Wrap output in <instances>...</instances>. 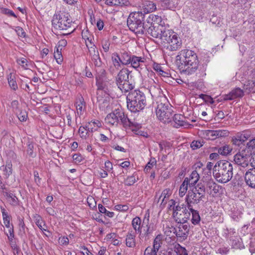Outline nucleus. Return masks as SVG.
I'll use <instances>...</instances> for the list:
<instances>
[{
    "label": "nucleus",
    "instance_id": "obj_1",
    "mask_svg": "<svg viewBox=\"0 0 255 255\" xmlns=\"http://www.w3.org/2000/svg\"><path fill=\"white\" fill-rule=\"evenodd\" d=\"M176 61L182 66L183 71L185 74L192 75L197 71L199 60L196 53L193 50L183 49L176 56Z\"/></svg>",
    "mask_w": 255,
    "mask_h": 255
},
{
    "label": "nucleus",
    "instance_id": "obj_2",
    "mask_svg": "<svg viewBox=\"0 0 255 255\" xmlns=\"http://www.w3.org/2000/svg\"><path fill=\"white\" fill-rule=\"evenodd\" d=\"M233 170V165L230 162L226 160H220L214 166L213 173L218 182L225 183L232 178Z\"/></svg>",
    "mask_w": 255,
    "mask_h": 255
},
{
    "label": "nucleus",
    "instance_id": "obj_3",
    "mask_svg": "<svg viewBox=\"0 0 255 255\" xmlns=\"http://www.w3.org/2000/svg\"><path fill=\"white\" fill-rule=\"evenodd\" d=\"M52 24L56 29L67 30V33H64V35L70 34L75 29L69 13L64 10L56 12L53 16Z\"/></svg>",
    "mask_w": 255,
    "mask_h": 255
},
{
    "label": "nucleus",
    "instance_id": "obj_4",
    "mask_svg": "<svg viewBox=\"0 0 255 255\" xmlns=\"http://www.w3.org/2000/svg\"><path fill=\"white\" fill-rule=\"evenodd\" d=\"M144 18L145 14L141 11L130 13L127 19V25L129 30L135 34H144L145 28L148 26V24L144 23Z\"/></svg>",
    "mask_w": 255,
    "mask_h": 255
},
{
    "label": "nucleus",
    "instance_id": "obj_5",
    "mask_svg": "<svg viewBox=\"0 0 255 255\" xmlns=\"http://www.w3.org/2000/svg\"><path fill=\"white\" fill-rule=\"evenodd\" d=\"M156 103V115L158 120L164 124L171 123L173 111L167 99L161 97Z\"/></svg>",
    "mask_w": 255,
    "mask_h": 255
},
{
    "label": "nucleus",
    "instance_id": "obj_6",
    "mask_svg": "<svg viewBox=\"0 0 255 255\" xmlns=\"http://www.w3.org/2000/svg\"><path fill=\"white\" fill-rule=\"evenodd\" d=\"M127 107L133 113L139 112L143 109L146 105L145 96L143 92L135 90L131 91L127 97Z\"/></svg>",
    "mask_w": 255,
    "mask_h": 255
},
{
    "label": "nucleus",
    "instance_id": "obj_7",
    "mask_svg": "<svg viewBox=\"0 0 255 255\" xmlns=\"http://www.w3.org/2000/svg\"><path fill=\"white\" fill-rule=\"evenodd\" d=\"M131 72L128 68H124L119 72L116 77V84L123 92H128L135 87V82L130 75Z\"/></svg>",
    "mask_w": 255,
    "mask_h": 255
},
{
    "label": "nucleus",
    "instance_id": "obj_8",
    "mask_svg": "<svg viewBox=\"0 0 255 255\" xmlns=\"http://www.w3.org/2000/svg\"><path fill=\"white\" fill-rule=\"evenodd\" d=\"M127 115L122 110L115 109L112 113L107 115L105 118V122L107 124L117 127L120 124L123 126H127L126 121Z\"/></svg>",
    "mask_w": 255,
    "mask_h": 255
},
{
    "label": "nucleus",
    "instance_id": "obj_9",
    "mask_svg": "<svg viewBox=\"0 0 255 255\" xmlns=\"http://www.w3.org/2000/svg\"><path fill=\"white\" fill-rule=\"evenodd\" d=\"M148 19H147L148 26L145 28L144 33L150 35L154 38H159L165 27L157 23H153L150 21L152 19H150V17H149Z\"/></svg>",
    "mask_w": 255,
    "mask_h": 255
},
{
    "label": "nucleus",
    "instance_id": "obj_10",
    "mask_svg": "<svg viewBox=\"0 0 255 255\" xmlns=\"http://www.w3.org/2000/svg\"><path fill=\"white\" fill-rule=\"evenodd\" d=\"M251 153H247L246 149L242 150L234 155V160L235 163L243 168L247 167L251 161Z\"/></svg>",
    "mask_w": 255,
    "mask_h": 255
},
{
    "label": "nucleus",
    "instance_id": "obj_11",
    "mask_svg": "<svg viewBox=\"0 0 255 255\" xmlns=\"http://www.w3.org/2000/svg\"><path fill=\"white\" fill-rule=\"evenodd\" d=\"M205 197L201 196V195L197 192H196L193 190L190 189L185 198V201L187 203V206L188 208L192 207V204H197L202 200Z\"/></svg>",
    "mask_w": 255,
    "mask_h": 255
},
{
    "label": "nucleus",
    "instance_id": "obj_12",
    "mask_svg": "<svg viewBox=\"0 0 255 255\" xmlns=\"http://www.w3.org/2000/svg\"><path fill=\"white\" fill-rule=\"evenodd\" d=\"M205 184L206 191L212 196L215 197L221 194L220 190L222 189V186L215 183L213 179L206 181Z\"/></svg>",
    "mask_w": 255,
    "mask_h": 255
},
{
    "label": "nucleus",
    "instance_id": "obj_13",
    "mask_svg": "<svg viewBox=\"0 0 255 255\" xmlns=\"http://www.w3.org/2000/svg\"><path fill=\"white\" fill-rule=\"evenodd\" d=\"M171 38H172L171 40L170 41L164 49L167 52L177 51L181 48L182 45V41L176 33L174 36L173 37L172 36Z\"/></svg>",
    "mask_w": 255,
    "mask_h": 255
},
{
    "label": "nucleus",
    "instance_id": "obj_14",
    "mask_svg": "<svg viewBox=\"0 0 255 255\" xmlns=\"http://www.w3.org/2000/svg\"><path fill=\"white\" fill-rule=\"evenodd\" d=\"M176 34V33L174 32L173 31L166 29L164 28L161 34L160 35L159 39L160 40V43L162 48L164 49L166 46L168 45V43L171 40V37Z\"/></svg>",
    "mask_w": 255,
    "mask_h": 255
},
{
    "label": "nucleus",
    "instance_id": "obj_15",
    "mask_svg": "<svg viewBox=\"0 0 255 255\" xmlns=\"http://www.w3.org/2000/svg\"><path fill=\"white\" fill-rule=\"evenodd\" d=\"M126 121L127 125L123 126V127L125 128L126 129L131 130L136 134L143 135L142 134L143 132L141 130H139V129L141 128V124L130 121V120H129L127 116L126 118ZM143 136H144V135H143Z\"/></svg>",
    "mask_w": 255,
    "mask_h": 255
},
{
    "label": "nucleus",
    "instance_id": "obj_16",
    "mask_svg": "<svg viewBox=\"0 0 255 255\" xmlns=\"http://www.w3.org/2000/svg\"><path fill=\"white\" fill-rule=\"evenodd\" d=\"M93 124L87 123L85 126H81L79 128V133L81 138L86 139L92 135V133L97 130V128L92 127Z\"/></svg>",
    "mask_w": 255,
    "mask_h": 255
},
{
    "label": "nucleus",
    "instance_id": "obj_17",
    "mask_svg": "<svg viewBox=\"0 0 255 255\" xmlns=\"http://www.w3.org/2000/svg\"><path fill=\"white\" fill-rule=\"evenodd\" d=\"M245 180L248 186L255 189V168L248 169L245 175Z\"/></svg>",
    "mask_w": 255,
    "mask_h": 255
},
{
    "label": "nucleus",
    "instance_id": "obj_18",
    "mask_svg": "<svg viewBox=\"0 0 255 255\" xmlns=\"http://www.w3.org/2000/svg\"><path fill=\"white\" fill-rule=\"evenodd\" d=\"M244 95V91L239 88H236L232 90L229 94L224 95L223 100H233L238 98H242Z\"/></svg>",
    "mask_w": 255,
    "mask_h": 255
},
{
    "label": "nucleus",
    "instance_id": "obj_19",
    "mask_svg": "<svg viewBox=\"0 0 255 255\" xmlns=\"http://www.w3.org/2000/svg\"><path fill=\"white\" fill-rule=\"evenodd\" d=\"M185 118L181 114H174L172 115V122L173 121L174 125L173 126L176 128H179L181 127H187L189 124L185 121Z\"/></svg>",
    "mask_w": 255,
    "mask_h": 255
},
{
    "label": "nucleus",
    "instance_id": "obj_20",
    "mask_svg": "<svg viewBox=\"0 0 255 255\" xmlns=\"http://www.w3.org/2000/svg\"><path fill=\"white\" fill-rule=\"evenodd\" d=\"M178 231H177L176 236L185 240L187 239L189 232L190 226L184 223H179Z\"/></svg>",
    "mask_w": 255,
    "mask_h": 255
},
{
    "label": "nucleus",
    "instance_id": "obj_21",
    "mask_svg": "<svg viewBox=\"0 0 255 255\" xmlns=\"http://www.w3.org/2000/svg\"><path fill=\"white\" fill-rule=\"evenodd\" d=\"M145 60V59L144 57L132 55L129 64H130L132 67L138 70L139 68H141L140 67L142 65V64L144 63Z\"/></svg>",
    "mask_w": 255,
    "mask_h": 255
},
{
    "label": "nucleus",
    "instance_id": "obj_22",
    "mask_svg": "<svg viewBox=\"0 0 255 255\" xmlns=\"http://www.w3.org/2000/svg\"><path fill=\"white\" fill-rule=\"evenodd\" d=\"M142 227L143 228V233H142L141 237H148L156 229L153 223H142Z\"/></svg>",
    "mask_w": 255,
    "mask_h": 255
},
{
    "label": "nucleus",
    "instance_id": "obj_23",
    "mask_svg": "<svg viewBox=\"0 0 255 255\" xmlns=\"http://www.w3.org/2000/svg\"><path fill=\"white\" fill-rule=\"evenodd\" d=\"M96 85L97 86V95H102L103 92L105 95H110L109 90L108 89L107 83L106 82L97 80Z\"/></svg>",
    "mask_w": 255,
    "mask_h": 255
},
{
    "label": "nucleus",
    "instance_id": "obj_24",
    "mask_svg": "<svg viewBox=\"0 0 255 255\" xmlns=\"http://www.w3.org/2000/svg\"><path fill=\"white\" fill-rule=\"evenodd\" d=\"M105 3L109 6H128L130 2L128 0H106Z\"/></svg>",
    "mask_w": 255,
    "mask_h": 255
},
{
    "label": "nucleus",
    "instance_id": "obj_25",
    "mask_svg": "<svg viewBox=\"0 0 255 255\" xmlns=\"http://www.w3.org/2000/svg\"><path fill=\"white\" fill-rule=\"evenodd\" d=\"M9 203L12 206H17L19 205V201L15 194L10 192H4Z\"/></svg>",
    "mask_w": 255,
    "mask_h": 255
},
{
    "label": "nucleus",
    "instance_id": "obj_26",
    "mask_svg": "<svg viewBox=\"0 0 255 255\" xmlns=\"http://www.w3.org/2000/svg\"><path fill=\"white\" fill-rule=\"evenodd\" d=\"M107 96L103 98L102 95H97V101L99 104V107L103 110L108 108L110 106V98L109 95H106Z\"/></svg>",
    "mask_w": 255,
    "mask_h": 255
},
{
    "label": "nucleus",
    "instance_id": "obj_27",
    "mask_svg": "<svg viewBox=\"0 0 255 255\" xmlns=\"http://www.w3.org/2000/svg\"><path fill=\"white\" fill-rule=\"evenodd\" d=\"M141 223L140 218L137 216L133 218L131 221V225L135 233L138 234L139 236H141L142 235V225H141Z\"/></svg>",
    "mask_w": 255,
    "mask_h": 255
},
{
    "label": "nucleus",
    "instance_id": "obj_28",
    "mask_svg": "<svg viewBox=\"0 0 255 255\" xmlns=\"http://www.w3.org/2000/svg\"><path fill=\"white\" fill-rule=\"evenodd\" d=\"M199 179L200 176L197 171L196 170L193 171L189 178H188L187 184L189 185V187H194Z\"/></svg>",
    "mask_w": 255,
    "mask_h": 255
},
{
    "label": "nucleus",
    "instance_id": "obj_29",
    "mask_svg": "<svg viewBox=\"0 0 255 255\" xmlns=\"http://www.w3.org/2000/svg\"><path fill=\"white\" fill-rule=\"evenodd\" d=\"M126 244L128 247L134 248L136 246L135 235L132 231L128 232L126 239Z\"/></svg>",
    "mask_w": 255,
    "mask_h": 255
},
{
    "label": "nucleus",
    "instance_id": "obj_30",
    "mask_svg": "<svg viewBox=\"0 0 255 255\" xmlns=\"http://www.w3.org/2000/svg\"><path fill=\"white\" fill-rule=\"evenodd\" d=\"M131 53L124 51L121 52L120 54V57L121 60V64L123 65H128L130 63V60L132 57Z\"/></svg>",
    "mask_w": 255,
    "mask_h": 255
},
{
    "label": "nucleus",
    "instance_id": "obj_31",
    "mask_svg": "<svg viewBox=\"0 0 255 255\" xmlns=\"http://www.w3.org/2000/svg\"><path fill=\"white\" fill-rule=\"evenodd\" d=\"M12 165L11 161H7L5 166L0 167V170H3L4 178L7 179L12 173Z\"/></svg>",
    "mask_w": 255,
    "mask_h": 255
},
{
    "label": "nucleus",
    "instance_id": "obj_32",
    "mask_svg": "<svg viewBox=\"0 0 255 255\" xmlns=\"http://www.w3.org/2000/svg\"><path fill=\"white\" fill-rule=\"evenodd\" d=\"M33 218L35 220L36 225L41 231H47V226L40 215L36 214L34 216Z\"/></svg>",
    "mask_w": 255,
    "mask_h": 255
},
{
    "label": "nucleus",
    "instance_id": "obj_33",
    "mask_svg": "<svg viewBox=\"0 0 255 255\" xmlns=\"http://www.w3.org/2000/svg\"><path fill=\"white\" fill-rule=\"evenodd\" d=\"M188 208L192 214V219L191 220L192 223L194 225L198 224L201 220L198 211L193 209L192 207Z\"/></svg>",
    "mask_w": 255,
    "mask_h": 255
},
{
    "label": "nucleus",
    "instance_id": "obj_34",
    "mask_svg": "<svg viewBox=\"0 0 255 255\" xmlns=\"http://www.w3.org/2000/svg\"><path fill=\"white\" fill-rule=\"evenodd\" d=\"M0 210L3 218V223L5 226L7 228L11 227V224H10L11 217L8 215V213L6 211L5 209L3 207H1Z\"/></svg>",
    "mask_w": 255,
    "mask_h": 255
},
{
    "label": "nucleus",
    "instance_id": "obj_35",
    "mask_svg": "<svg viewBox=\"0 0 255 255\" xmlns=\"http://www.w3.org/2000/svg\"><path fill=\"white\" fill-rule=\"evenodd\" d=\"M112 61L116 69L119 70L121 68L122 64L120 54L117 53H113L112 56Z\"/></svg>",
    "mask_w": 255,
    "mask_h": 255
},
{
    "label": "nucleus",
    "instance_id": "obj_36",
    "mask_svg": "<svg viewBox=\"0 0 255 255\" xmlns=\"http://www.w3.org/2000/svg\"><path fill=\"white\" fill-rule=\"evenodd\" d=\"M205 183L204 184L199 183L196 186H194L192 190L200 194L201 196L205 197L206 190V187H205Z\"/></svg>",
    "mask_w": 255,
    "mask_h": 255
},
{
    "label": "nucleus",
    "instance_id": "obj_37",
    "mask_svg": "<svg viewBox=\"0 0 255 255\" xmlns=\"http://www.w3.org/2000/svg\"><path fill=\"white\" fill-rule=\"evenodd\" d=\"M188 177H186L182 183L179 190V195L183 197L187 192L189 185L187 184Z\"/></svg>",
    "mask_w": 255,
    "mask_h": 255
},
{
    "label": "nucleus",
    "instance_id": "obj_38",
    "mask_svg": "<svg viewBox=\"0 0 255 255\" xmlns=\"http://www.w3.org/2000/svg\"><path fill=\"white\" fill-rule=\"evenodd\" d=\"M173 251L178 255H188V252L184 247H182L180 244L176 243L174 245Z\"/></svg>",
    "mask_w": 255,
    "mask_h": 255
},
{
    "label": "nucleus",
    "instance_id": "obj_39",
    "mask_svg": "<svg viewBox=\"0 0 255 255\" xmlns=\"http://www.w3.org/2000/svg\"><path fill=\"white\" fill-rule=\"evenodd\" d=\"M207 68V63H203L199 66L198 65V71L196 73V75L200 78L205 77L206 76Z\"/></svg>",
    "mask_w": 255,
    "mask_h": 255
},
{
    "label": "nucleus",
    "instance_id": "obj_40",
    "mask_svg": "<svg viewBox=\"0 0 255 255\" xmlns=\"http://www.w3.org/2000/svg\"><path fill=\"white\" fill-rule=\"evenodd\" d=\"M8 83L10 88L13 91H16L18 89V85L16 83L15 78L10 74L7 78Z\"/></svg>",
    "mask_w": 255,
    "mask_h": 255
},
{
    "label": "nucleus",
    "instance_id": "obj_41",
    "mask_svg": "<svg viewBox=\"0 0 255 255\" xmlns=\"http://www.w3.org/2000/svg\"><path fill=\"white\" fill-rule=\"evenodd\" d=\"M162 243V236L160 234L158 235L154 239L153 241V246L152 248L153 250L158 252L159 248L161 247V245Z\"/></svg>",
    "mask_w": 255,
    "mask_h": 255
},
{
    "label": "nucleus",
    "instance_id": "obj_42",
    "mask_svg": "<svg viewBox=\"0 0 255 255\" xmlns=\"http://www.w3.org/2000/svg\"><path fill=\"white\" fill-rule=\"evenodd\" d=\"M232 150V148L228 145H225L218 148V152L222 155H227Z\"/></svg>",
    "mask_w": 255,
    "mask_h": 255
},
{
    "label": "nucleus",
    "instance_id": "obj_43",
    "mask_svg": "<svg viewBox=\"0 0 255 255\" xmlns=\"http://www.w3.org/2000/svg\"><path fill=\"white\" fill-rule=\"evenodd\" d=\"M183 212L184 213L185 216L184 218L176 220V222L178 224L179 223H187L188 220H189L190 216V212H188V210L186 209V207H185V209L183 211Z\"/></svg>",
    "mask_w": 255,
    "mask_h": 255
},
{
    "label": "nucleus",
    "instance_id": "obj_44",
    "mask_svg": "<svg viewBox=\"0 0 255 255\" xmlns=\"http://www.w3.org/2000/svg\"><path fill=\"white\" fill-rule=\"evenodd\" d=\"M171 194V192L170 189L167 188L164 189L161 193L159 199H160L161 198H163L161 201V204H165L166 203V201L164 202V200L166 198H168L170 195Z\"/></svg>",
    "mask_w": 255,
    "mask_h": 255
},
{
    "label": "nucleus",
    "instance_id": "obj_45",
    "mask_svg": "<svg viewBox=\"0 0 255 255\" xmlns=\"http://www.w3.org/2000/svg\"><path fill=\"white\" fill-rule=\"evenodd\" d=\"M56 50L55 51L54 53V57L56 60V62L58 64H61L63 61V57L61 53V48H59L57 47Z\"/></svg>",
    "mask_w": 255,
    "mask_h": 255
},
{
    "label": "nucleus",
    "instance_id": "obj_46",
    "mask_svg": "<svg viewBox=\"0 0 255 255\" xmlns=\"http://www.w3.org/2000/svg\"><path fill=\"white\" fill-rule=\"evenodd\" d=\"M255 88V81L253 80H249L246 81L244 84V88L248 90L249 92L253 91Z\"/></svg>",
    "mask_w": 255,
    "mask_h": 255
},
{
    "label": "nucleus",
    "instance_id": "obj_47",
    "mask_svg": "<svg viewBox=\"0 0 255 255\" xmlns=\"http://www.w3.org/2000/svg\"><path fill=\"white\" fill-rule=\"evenodd\" d=\"M212 133L216 137H225L229 135V132L227 130H216L212 131Z\"/></svg>",
    "mask_w": 255,
    "mask_h": 255
},
{
    "label": "nucleus",
    "instance_id": "obj_48",
    "mask_svg": "<svg viewBox=\"0 0 255 255\" xmlns=\"http://www.w3.org/2000/svg\"><path fill=\"white\" fill-rule=\"evenodd\" d=\"M86 46L88 49L89 53L91 56L99 52L98 50H96V47L93 42H90V44H89L86 42Z\"/></svg>",
    "mask_w": 255,
    "mask_h": 255
},
{
    "label": "nucleus",
    "instance_id": "obj_49",
    "mask_svg": "<svg viewBox=\"0 0 255 255\" xmlns=\"http://www.w3.org/2000/svg\"><path fill=\"white\" fill-rule=\"evenodd\" d=\"M135 175L133 174L131 176H128L125 180V184L127 186H131L136 182Z\"/></svg>",
    "mask_w": 255,
    "mask_h": 255
},
{
    "label": "nucleus",
    "instance_id": "obj_50",
    "mask_svg": "<svg viewBox=\"0 0 255 255\" xmlns=\"http://www.w3.org/2000/svg\"><path fill=\"white\" fill-rule=\"evenodd\" d=\"M19 235L23 236L25 234L26 227L23 221V219L19 220Z\"/></svg>",
    "mask_w": 255,
    "mask_h": 255
},
{
    "label": "nucleus",
    "instance_id": "obj_51",
    "mask_svg": "<svg viewBox=\"0 0 255 255\" xmlns=\"http://www.w3.org/2000/svg\"><path fill=\"white\" fill-rule=\"evenodd\" d=\"M27 153L31 157H33L35 155L33 153L34 145L32 141H28L27 143Z\"/></svg>",
    "mask_w": 255,
    "mask_h": 255
},
{
    "label": "nucleus",
    "instance_id": "obj_52",
    "mask_svg": "<svg viewBox=\"0 0 255 255\" xmlns=\"http://www.w3.org/2000/svg\"><path fill=\"white\" fill-rule=\"evenodd\" d=\"M164 234L167 236H170V234L172 233H173L174 234H176L177 230L175 227L171 226V227H169V226H167L164 229Z\"/></svg>",
    "mask_w": 255,
    "mask_h": 255
},
{
    "label": "nucleus",
    "instance_id": "obj_53",
    "mask_svg": "<svg viewBox=\"0 0 255 255\" xmlns=\"http://www.w3.org/2000/svg\"><path fill=\"white\" fill-rule=\"evenodd\" d=\"M203 141L201 140H193L190 144L191 147L193 149H197L203 146Z\"/></svg>",
    "mask_w": 255,
    "mask_h": 255
},
{
    "label": "nucleus",
    "instance_id": "obj_54",
    "mask_svg": "<svg viewBox=\"0 0 255 255\" xmlns=\"http://www.w3.org/2000/svg\"><path fill=\"white\" fill-rule=\"evenodd\" d=\"M10 242V246L11 248L13 251V254L15 255V254H18L19 252V248L17 247L14 239L8 240Z\"/></svg>",
    "mask_w": 255,
    "mask_h": 255
},
{
    "label": "nucleus",
    "instance_id": "obj_55",
    "mask_svg": "<svg viewBox=\"0 0 255 255\" xmlns=\"http://www.w3.org/2000/svg\"><path fill=\"white\" fill-rule=\"evenodd\" d=\"M156 163V160L154 158H151L150 161L147 163L144 168V171L148 172V171Z\"/></svg>",
    "mask_w": 255,
    "mask_h": 255
},
{
    "label": "nucleus",
    "instance_id": "obj_56",
    "mask_svg": "<svg viewBox=\"0 0 255 255\" xmlns=\"http://www.w3.org/2000/svg\"><path fill=\"white\" fill-rule=\"evenodd\" d=\"M147 7H145L147 12H151L156 9V5L152 1H148L146 5Z\"/></svg>",
    "mask_w": 255,
    "mask_h": 255
},
{
    "label": "nucleus",
    "instance_id": "obj_57",
    "mask_svg": "<svg viewBox=\"0 0 255 255\" xmlns=\"http://www.w3.org/2000/svg\"><path fill=\"white\" fill-rule=\"evenodd\" d=\"M8 233L5 232V234L7 237L8 240H12L14 239V229L13 226L11 224V227L10 228H8Z\"/></svg>",
    "mask_w": 255,
    "mask_h": 255
},
{
    "label": "nucleus",
    "instance_id": "obj_58",
    "mask_svg": "<svg viewBox=\"0 0 255 255\" xmlns=\"http://www.w3.org/2000/svg\"><path fill=\"white\" fill-rule=\"evenodd\" d=\"M87 201L88 206L91 209L93 210L96 208V202L94 198L92 197H89L87 198Z\"/></svg>",
    "mask_w": 255,
    "mask_h": 255
},
{
    "label": "nucleus",
    "instance_id": "obj_59",
    "mask_svg": "<svg viewBox=\"0 0 255 255\" xmlns=\"http://www.w3.org/2000/svg\"><path fill=\"white\" fill-rule=\"evenodd\" d=\"M1 11L3 14H4L9 16H13L14 17H17L16 15L14 14L12 10L7 8H1Z\"/></svg>",
    "mask_w": 255,
    "mask_h": 255
},
{
    "label": "nucleus",
    "instance_id": "obj_60",
    "mask_svg": "<svg viewBox=\"0 0 255 255\" xmlns=\"http://www.w3.org/2000/svg\"><path fill=\"white\" fill-rule=\"evenodd\" d=\"M211 171H203V174H204L203 177L202 178V181L204 183L206 181H208L209 179H213L211 177Z\"/></svg>",
    "mask_w": 255,
    "mask_h": 255
},
{
    "label": "nucleus",
    "instance_id": "obj_61",
    "mask_svg": "<svg viewBox=\"0 0 255 255\" xmlns=\"http://www.w3.org/2000/svg\"><path fill=\"white\" fill-rule=\"evenodd\" d=\"M17 63L24 69H27L28 66L27 62L28 61L24 58H21L17 60Z\"/></svg>",
    "mask_w": 255,
    "mask_h": 255
},
{
    "label": "nucleus",
    "instance_id": "obj_62",
    "mask_svg": "<svg viewBox=\"0 0 255 255\" xmlns=\"http://www.w3.org/2000/svg\"><path fill=\"white\" fill-rule=\"evenodd\" d=\"M157 253L151 247H148L145 249L143 255H157Z\"/></svg>",
    "mask_w": 255,
    "mask_h": 255
},
{
    "label": "nucleus",
    "instance_id": "obj_63",
    "mask_svg": "<svg viewBox=\"0 0 255 255\" xmlns=\"http://www.w3.org/2000/svg\"><path fill=\"white\" fill-rule=\"evenodd\" d=\"M15 31L18 36L23 38L26 37V33L25 32V31L22 27L20 26L16 27Z\"/></svg>",
    "mask_w": 255,
    "mask_h": 255
},
{
    "label": "nucleus",
    "instance_id": "obj_64",
    "mask_svg": "<svg viewBox=\"0 0 255 255\" xmlns=\"http://www.w3.org/2000/svg\"><path fill=\"white\" fill-rule=\"evenodd\" d=\"M115 209L118 211L126 212L128 210V206L127 205L118 204L115 206Z\"/></svg>",
    "mask_w": 255,
    "mask_h": 255
}]
</instances>
